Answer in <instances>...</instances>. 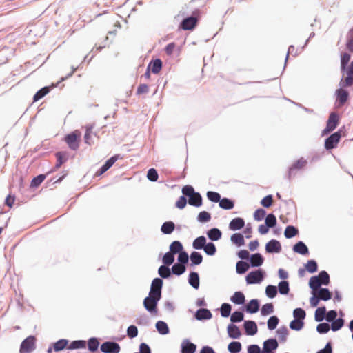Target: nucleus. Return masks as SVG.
I'll list each match as a JSON object with an SVG mask.
<instances>
[{
    "mask_svg": "<svg viewBox=\"0 0 353 353\" xmlns=\"http://www.w3.org/2000/svg\"><path fill=\"white\" fill-rule=\"evenodd\" d=\"M190 266L199 265L203 262V255L197 251H192L190 253Z\"/></svg>",
    "mask_w": 353,
    "mask_h": 353,
    "instance_id": "33",
    "label": "nucleus"
},
{
    "mask_svg": "<svg viewBox=\"0 0 353 353\" xmlns=\"http://www.w3.org/2000/svg\"><path fill=\"white\" fill-rule=\"evenodd\" d=\"M48 174H40L33 177L30 182V187L33 188H38L45 180Z\"/></svg>",
    "mask_w": 353,
    "mask_h": 353,
    "instance_id": "48",
    "label": "nucleus"
},
{
    "mask_svg": "<svg viewBox=\"0 0 353 353\" xmlns=\"http://www.w3.org/2000/svg\"><path fill=\"white\" fill-rule=\"evenodd\" d=\"M305 268L309 273L313 274L318 271V263L316 260L310 259L305 264Z\"/></svg>",
    "mask_w": 353,
    "mask_h": 353,
    "instance_id": "49",
    "label": "nucleus"
},
{
    "mask_svg": "<svg viewBox=\"0 0 353 353\" xmlns=\"http://www.w3.org/2000/svg\"><path fill=\"white\" fill-rule=\"evenodd\" d=\"M63 141L67 143L70 150L75 151L79 148L81 132L78 130H74L68 133L64 136Z\"/></svg>",
    "mask_w": 353,
    "mask_h": 353,
    "instance_id": "3",
    "label": "nucleus"
},
{
    "mask_svg": "<svg viewBox=\"0 0 353 353\" xmlns=\"http://www.w3.org/2000/svg\"><path fill=\"white\" fill-rule=\"evenodd\" d=\"M292 250L294 252L299 254L303 256H307L310 254L308 247L302 241H297L293 245Z\"/></svg>",
    "mask_w": 353,
    "mask_h": 353,
    "instance_id": "20",
    "label": "nucleus"
},
{
    "mask_svg": "<svg viewBox=\"0 0 353 353\" xmlns=\"http://www.w3.org/2000/svg\"><path fill=\"white\" fill-rule=\"evenodd\" d=\"M341 72L343 77L339 82V86L346 88L353 85V70L345 66V68H341Z\"/></svg>",
    "mask_w": 353,
    "mask_h": 353,
    "instance_id": "8",
    "label": "nucleus"
},
{
    "mask_svg": "<svg viewBox=\"0 0 353 353\" xmlns=\"http://www.w3.org/2000/svg\"><path fill=\"white\" fill-rule=\"evenodd\" d=\"M188 283L195 290H198L200 285V279L199 273L196 272H190L188 279Z\"/></svg>",
    "mask_w": 353,
    "mask_h": 353,
    "instance_id": "26",
    "label": "nucleus"
},
{
    "mask_svg": "<svg viewBox=\"0 0 353 353\" xmlns=\"http://www.w3.org/2000/svg\"><path fill=\"white\" fill-rule=\"evenodd\" d=\"M219 205L223 210H232L234 207V201L227 197L221 198Z\"/></svg>",
    "mask_w": 353,
    "mask_h": 353,
    "instance_id": "36",
    "label": "nucleus"
},
{
    "mask_svg": "<svg viewBox=\"0 0 353 353\" xmlns=\"http://www.w3.org/2000/svg\"><path fill=\"white\" fill-rule=\"evenodd\" d=\"M304 321L297 319H293L289 325V327L291 330L294 331H300L304 327Z\"/></svg>",
    "mask_w": 353,
    "mask_h": 353,
    "instance_id": "62",
    "label": "nucleus"
},
{
    "mask_svg": "<svg viewBox=\"0 0 353 353\" xmlns=\"http://www.w3.org/2000/svg\"><path fill=\"white\" fill-rule=\"evenodd\" d=\"M194 317L197 321H203L211 319L212 314L209 309L199 308L195 312Z\"/></svg>",
    "mask_w": 353,
    "mask_h": 353,
    "instance_id": "17",
    "label": "nucleus"
},
{
    "mask_svg": "<svg viewBox=\"0 0 353 353\" xmlns=\"http://www.w3.org/2000/svg\"><path fill=\"white\" fill-rule=\"evenodd\" d=\"M245 226V221L241 217L232 219L229 223V229L232 231H236L242 229Z\"/></svg>",
    "mask_w": 353,
    "mask_h": 353,
    "instance_id": "22",
    "label": "nucleus"
},
{
    "mask_svg": "<svg viewBox=\"0 0 353 353\" xmlns=\"http://www.w3.org/2000/svg\"><path fill=\"white\" fill-rule=\"evenodd\" d=\"M230 300L235 305H243L245 296L241 291H236L230 296Z\"/></svg>",
    "mask_w": 353,
    "mask_h": 353,
    "instance_id": "31",
    "label": "nucleus"
},
{
    "mask_svg": "<svg viewBox=\"0 0 353 353\" xmlns=\"http://www.w3.org/2000/svg\"><path fill=\"white\" fill-rule=\"evenodd\" d=\"M51 90L49 86H44L40 90H39L33 96V101L36 102L39 100L41 99L43 97H44L46 94H48L50 91Z\"/></svg>",
    "mask_w": 353,
    "mask_h": 353,
    "instance_id": "43",
    "label": "nucleus"
},
{
    "mask_svg": "<svg viewBox=\"0 0 353 353\" xmlns=\"http://www.w3.org/2000/svg\"><path fill=\"white\" fill-rule=\"evenodd\" d=\"M231 242L236 247L240 248L245 245L244 236L242 233L236 232L234 233L230 236Z\"/></svg>",
    "mask_w": 353,
    "mask_h": 353,
    "instance_id": "32",
    "label": "nucleus"
},
{
    "mask_svg": "<svg viewBox=\"0 0 353 353\" xmlns=\"http://www.w3.org/2000/svg\"><path fill=\"white\" fill-rule=\"evenodd\" d=\"M316 276H319V279H320V281L322 285L327 286L330 284V274L327 272V271L321 270L319 272V274Z\"/></svg>",
    "mask_w": 353,
    "mask_h": 353,
    "instance_id": "58",
    "label": "nucleus"
},
{
    "mask_svg": "<svg viewBox=\"0 0 353 353\" xmlns=\"http://www.w3.org/2000/svg\"><path fill=\"white\" fill-rule=\"evenodd\" d=\"M189 259L190 256L188 252L185 250H183L178 254L176 263L186 266L189 261Z\"/></svg>",
    "mask_w": 353,
    "mask_h": 353,
    "instance_id": "63",
    "label": "nucleus"
},
{
    "mask_svg": "<svg viewBox=\"0 0 353 353\" xmlns=\"http://www.w3.org/2000/svg\"><path fill=\"white\" fill-rule=\"evenodd\" d=\"M86 347V341L84 340H74L72 341L69 346V350H78V349H84Z\"/></svg>",
    "mask_w": 353,
    "mask_h": 353,
    "instance_id": "53",
    "label": "nucleus"
},
{
    "mask_svg": "<svg viewBox=\"0 0 353 353\" xmlns=\"http://www.w3.org/2000/svg\"><path fill=\"white\" fill-rule=\"evenodd\" d=\"M232 305L228 303H222L220 307L221 316L223 318H227L231 314Z\"/></svg>",
    "mask_w": 353,
    "mask_h": 353,
    "instance_id": "59",
    "label": "nucleus"
},
{
    "mask_svg": "<svg viewBox=\"0 0 353 353\" xmlns=\"http://www.w3.org/2000/svg\"><path fill=\"white\" fill-rule=\"evenodd\" d=\"M242 349L239 341H232L228 345V350L230 353H239Z\"/></svg>",
    "mask_w": 353,
    "mask_h": 353,
    "instance_id": "60",
    "label": "nucleus"
},
{
    "mask_svg": "<svg viewBox=\"0 0 353 353\" xmlns=\"http://www.w3.org/2000/svg\"><path fill=\"white\" fill-rule=\"evenodd\" d=\"M175 254L170 252H167L162 257V265H169L174 264L175 260Z\"/></svg>",
    "mask_w": 353,
    "mask_h": 353,
    "instance_id": "52",
    "label": "nucleus"
},
{
    "mask_svg": "<svg viewBox=\"0 0 353 353\" xmlns=\"http://www.w3.org/2000/svg\"><path fill=\"white\" fill-rule=\"evenodd\" d=\"M343 128H344V127L341 128L325 139L324 147L326 150L330 151L337 147L342 137Z\"/></svg>",
    "mask_w": 353,
    "mask_h": 353,
    "instance_id": "4",
    "label": "nucleus"
},
{
    "mask_svg": "<svg viewBox=\"0 0 353 353\" xmlns=\"http://www.w3.org/2000/svg\"><path fill=\"white\" fill-rule=\"evenodd\" d=\"M208 256H214L216 253V247L212 241L207 242L205 248L203 250Z\"/></svg>",
    "mask_w": 353,
    "mask_h": 353,
    "instance_id": "57",
    "label": "nucleus"
},
{
    "mask_svg": "<svg viewBox=\"0 0 353 353\" xmlns=\"http://www.w3.org/2000/svg\"><path fill=\"white\" fill-rule=\"evenodd\" d=\"M161 299L146 296L144 298L143 305L147 312L151 315L157 316L158 314V303Z\"/></svg>",
    "mask_w": 353,
    "mask_h": 353,
    "instance_id": "7",
    "label": "nucleus"
},
{
    "mask_svg": "<svg viewBox=\"0 0 353 353\" xmlns=\"http://www.w3.org/2000/svg\"><path fill=\"white\" fill-rule=\"evenodd\" d=\"M244 319V314L243 311L236 310L230 314L231 323H238Z\"/></svg>",
    "mask_w": 353,
    "mask_h": 353,
    "instance_id": "44",
    "label": "nucleus"
},
{
    "mask_svg": "<svg viewBox=\"0 0 353 353\" xmlns=\"http://www.w3.org/2000/svg\"><path fill=\"white\" fill-rule=\"evenodd\" d=\"M69 341L65 339H61L52 343L53 350L55 352H59L64 350L68 345Z\"/></svg>",
    "mask_w": 353,
    "mask_h": 353,
    "instance_id": "42",
    "label": "nucleus"
},
{
    "mask_svg": "<svg viewBox=\"0 0 353 353\" xmlns=\"http://www.w3.org/2000/svg\"><path fill=\"white\" fill-rule=\"evenodd\" d=\"M169 252L173 253L174 254H178L181 252L183 251V246L181 241H172L169 246Z\"/></svg>",
    "mask_w": 353,
    "mask_h": 353,
    "instance_id": "37",
    "label": "nucleus"
},
{
    "mask_svg": "<svg viewBox=\"0 0 353 353\" xmlns=\"http://www.w3.org/2000/svg\"><path fill=\"white\" fill-rule=\"evenodd\" d=\"M264 260L265 259L261 253L256 252L250 255L248 262L251 268H259L264 263Z\"/></svg>",
    "mask_w": 353,
    "mask_h": 353,
    "instance_id": "16",
    "label": "nucleus"
},
{
    "mask_svg": "<svg viewBox=\"0 0 353 353\" xmlns=\"http://www.w3.org/2000/svg\"><path fill=\"white\" fill-rule=\"evenodd\" d=\"M276 334L281 343H285L289 334L288 329L285 325H283L276 330Z\"/></svg>",
    "mask_w": 353,
    "mask_h": 353,
    "instance_id": "46",
    "label": "nucleus"
},
{
    "mask_svg": "<svg viewBox=\"0 0 353 353\" xmlns=\"http://www.w3.org/2000/svg\"><path fill=\"white\" fill-rule=\"evenodd\" d=\"M344 88H345L340 87L339 88L335 90V108L339 109L342 108L350 99V92L347 90H345Z\"/></svg>",
    "mask_w": 353,
    "mask_h": 353,
    "instance_id": "5",
    "label": "nucleus"
},
{
    "mask_svg": "<svg viewBox=\"0 0 353 353\" xmlns=\"http://www.w3.org/2000/svg\"><path fill=\"white\" fill-rule=\"evenodd\" d=\"M200 17V11L196 9L190 16L185 17L180 23L179 28L184 30H193L197 26Z\"/></svg>",
    "mask_w": 353,
    "mask_h": 353,
    "instance_id": "1",
    "label": "nucleus"
},
{
    "mask_svg": "<svg viewBox=\"0 0 353 353\" xmlns=\"http://www.w3.org/2000/svg\"><path fill=\"white\" fill-rule=\"evenodd\" d=\"M196 351V345L192 343L190 339H184L180 347V353H194Z\"/></svg>",
    "mask_w": 353,
    "mask_h": 353,
    "instance_id": "19",
    "label": "nucleus"
},
{
    "mask_svg": "<svg viewBox=\"0 0 353 353\" xmlns=\"http://www.w3.org/2000/svg\"><path fill=\"white\" fill-rule=\"evenodd\" d=\"M319 297L323 301H327L332 299V294L327 288H320L318 290Z\"/></svg>",
    "mask_w": 353,
    "mask_h": 353,
    "instance_id": "41",
    "label": "nucleus"
},
{
    "mask_svg": "<svg viewBox=\"0 0 353 353\" xmlns=\"http://www.w3.org/2000/svg\"><path fill=\"white\" fill-rule=\"evenodd\" d=\"M206 235L211 241H217L221 239L222 232L217 228H212L207 230Z\"/></svg>",
    "mask_w": 353,
    "mask_h": 353,
    "instance_id": "27",
    "label": "nucleus"
},
{
    "mask_svg": "<svg viewBox=\"0 0 353 353\" xmlns=\"http://www.w3.org/2000/svg\"><path fill=\"white\" fill-rule=\"evenodd\" d=\"M265 293L269 299H274L278 294L277 287L276 285L269 284L265 288Z\"/></svg>",
    "mask_w": 353,
    "mask_h": 353,
    "instance_id": "55",
    "label": "nucleus"
},
{
    "mask_svg": "<svg viewBox=\"0 0 353 353\" xmlns=\"http://www.w3.org/2000/svg\"><path fill=\"white\" fill-rule=\"evenodd\" d=\"M265 276V272L261 268H258L245 276V281L248 285L259 284L264 280Z\"/></svg>",
    "mask_w": 353,
    "mask_h": 353,
    "instance_id": "2",
    "label": "nucleus"
},
{
    "mask_svg": "<svg viewBox=\"0 0 353 353\" xmlns=\"http://www.w3.org/2000/svg\"><path fill=\"white\" fill-rule=\"evenodd\" d=\"M100 350L103 353H119L121 347L114 341H105L101 345Z\"/></svg>",
    "mask_w": 353,
    "mask_h": 353,
    "instance_id": "10",
    "label": "nucleus"
},
{
    "mask_svg": "<svg viewBox=\"0 0 353 353\" xmlns=\"http://www.w3.org/2000/svg\"><path fill=\"white\" fill-rule=\"evenodd\" d=\"M228 335L230 338L233 339H239L241 336V332L239 327L232 323H230L227 327Z\"/></svg>",
    "mask_w": 353,
    "mask_h": 353,
    "instance_id": "23",
    "label": "nucleus"
},
{
    "mask_svg": "<svg viewBox=\"0 0 353 353\" xmlns=\"http://www.w3.org/2000/svg\"><path fill=\"white\" fill-rule=\"evenodd\" d=\"M293 317L294 319L304 321L306 317V312L303 308L296 307L293 310Z\"/></svg>",
    "mask_w": 353,
    "mask_h": 353,
    "instance_id": "64",
    "label": "nucleus"
},
{
    "mask_svg": "<svg viewBox=\"0 0 353 353\" xmlns=\"http://www.w3.org/2000/svg\"><path fill=\"white\" fill-rule=\"evenodd\" d=\"M188 199V204L191 206L199 208V207H201L203 204L202 196L198 192H195V193H194L192 196H190Z\"/></svg>",
    "mask_w": 353,
    "mask_h": 353,
    "instance_id": "24",
    "label": "nucleus"
},
{
    "mask_svg": "<svg viewBox=\"0 0 353 353\" xmlns=\"http://www.w3.org/2000/svg\"><path fill=\"white\" fill-rule=\"evenodd\" d=\"M345 323V320L342 317L336 318L331 322V330L333 332H336L341 330Z\"/></svg>",
    "mask_w": 353,
    "mask_h": 353,
    "instance_id": "50",
    "label": "nucleus"
},
{
    "mask_svg": "<svg viewBox=\"0 0 353 353\" xmlns=\"http://www.w3.org/2000/svg\"><path fill=\"white\" fill-rule=\"evenodd\" d=\"M298 234V228L292 225H288L284 230V236L286 239H292Z\"/></svg>",
    "mask_w": 353,
    "mask_h": 353,
    "instance_id": "39",
    "label": "nucleus"
},
{
    "mask_svg": "<svg viewBox=\"0 0 353 353\" xmlns=\"http://www.w3.org/2000/svg\"><path fill=\"white\" fill-rule=\"evenodd\" d=\"M279 319L277 316H271L267 321L268 329L270 330H275L279 325Z\"/></svg>",
    "mask_w": 353,
    "mask_h": 353,
    "instance_id": "61",
    "label": "nucleus"
},
{
    "mask_svg": "<svg viewBox=\"0 0 353 353\" xmlns=\"http://www.w3.org/2000/svg\"><path fill=\"white\" fill-rule=\"evenodd\" d=\"M57 158V163L54 167L50 170L48 174H50L57 169H59L64 163H65L68 159V154L66 152L59 151L55 154Z\"/></svg>",
    "mask_w": 353,
    "mask_h": 353,
    "instance_id": "14",
    "label": "nucleus"
},
{
    "mask_svg": "<svg viewBox=\"0 0 353 353\" xmlns=\"http://www.w3.org/2000/svg\"><path fill=\"white\" fill-rule=\"evenodd\" d=\"M276 287L278 292L282 295H288L290 292V283L288 281H281Z\"/></svg>",
    "mask_w": 353,
    "mask_h": 353,
    "instance_id": "38",
    "label": "nucleus"
},
{
    "mask_svg": "<svg viewBox=\"0 0 353 353\" xmlns=\"http://www.w3.org/2000/svg\"><path fill=\"white\" fill-rule=\"evenodd\" d=\"M279 347V343L276 338H269L264 341L263 343L262 352L263 353H275Z\"/></svg>",
    "mask_w": 353,
    "mask_h": 353,
    "instance_id": "11",
    "label": "nucleus"
},
{
    "mask_svg": "<svg viewBox=\"0 0 353 353\" xmlns=\"http://www.w3.org/2000/svg\"><path fill=\"white\" fill-rule=\"evenodd\" d=\"M171 269H172V275H176V276H179L185 272L186 266H185L182 264L175 263L172 264Z\"/></svg>",
    "mask_w": 353,
    "mask_h": 353,
    "instance_id": "45",
    "label": "nucleus"
},
{
    "mask_svg": "<svg viewBox=\"0 0 353 353\" xmlns=\"http://www.w3.org/2000/svg\"><path fill=\"white\" fill-rule=\"evenodd\" d=\"M159 278L163 279H169L172 276V269L169 265H161L158 268Z\"/></svg>",
    "mask_w": 353,
    "mask_h": 353,
    "instance_id": "21",
    "label": "nucleus"
},
{
    "mask_svg": "<svg viewBox=\"0 0 353 353\" xmlns=\"http://www.w3.org/2000/svg\"><path fill=\"white\" fill-rule=\"evenodd\" d=\"M274 311V307L273 303H268L262 305L261 309V315L263 316H266L272 314Z\"/></svg>",
    "mask_w": 353,
    "mask_h": 353,
    "instance_id": "51",
    "label": "nucleus"
},
{
    "mask_svg": "<svg viewBox=\"0 0 353 353\" xmlns=\"http://www.w3.org/2000/svg\"><path fill=\"white\" fill-rule=\"evenodd\" d=\"M245 333L248 336H254L258 332L257 324L252 320H245L243 322Z\"/></svg>",
    "mask_w": 353,
    "mask_h": 353,
    "instance_id": "15",
    "label": "nucleus"
},
{
    "mask_svg": "<svg viewBox=\"0 0 353 353\" xmlns=\"http://www.w3.org/2000/svg\"><path fill=\"white\" fill-rule=\"evenodd\" d=\"M120 154H114L109 158L98 169V170L95 172L94 176H100L103 173H105L107 170H108L119 159H121Z\"/></svg>",
    "mask_w": 353,
    "mask_h": 353,
    "instance_id": "9",
    "label": "nucleus"
},
{
    "mask_svg": "<svg viewBox=\"0 0 353 353\" xmlns=\"http://www.w3.org/2000/svg\"><path fill=\"white\" fill-rule=\"evenodd\" d=\"M307 163V160H305L303 157H301L298 160L295 161L288 169L287 174L288 179L290 181L292 176L294 174L293 172L294 170L302 169L306 165Z\"/></svg>",
    "mask_w": 353,
    "mask_h": 353,
    "instance_id": "13",
    "label": "nucleus"
},
{
    "mask_svg": "<svg viewBox=\"0 0 353 353\" xmlns=\"http://www.w3.org/2000/svg\"><path fill=\"white\" fill-rule=\"evenodd\" d=\"M326 307L323 305L317 307L314 313V320L316 322H322L325 319Z\"/></svg>",
    "mask_w": 353,
    "mask_h": 353,
    "instance_id": "40",
    "label": "nucleus"
},
{
    "mask_svg": "<svg viewBox=\"0 0 353 353\" xmlns=\"http://www.w3.org/2000/svg\"><path fill=\"white\" fill-rule=\"evenodd\" d=\"M155 327L159 334L161 335H166L170 332V329L167 323L163 321H158L155 324Z\"/></svg>",
    "mask_w": 353,
    "mask_h": 353,
    "instance_id": "35",
    "label": "nucleus"
},
{
    "mask_svg": "<svg viewBox=\"0 0 353 353\" xmlns=\"http://www.w3.org/2000/svg\"><path fill=\"white\" fill-rule=\"evenodd\" d=\"M250 265L249 262H245L243 261H238L236 264V272L238 274H244L245 272L248 271Z\"/></svg>",
    "mask_w": 353,
    "mask_h": 353,
    "instance_id": "34",
    "label": "nucleus"
},
{
    "mask_svg": "<svg viewBox=\"0 0 353 353\" xmlns=\"http://www.w3.org/2000/svg\"><path fill=\"white\" fill-rule=\"evenodd\" d=\"M212 219L211 214L207 211L200 212L196 217V220L199 223H205L209 222Z\"/></svg>",
    "mask_w": 353,
    "mask_h": 353,
    "instance_id": "54",
    "label": "nucleus"
},
{
    "mask_svg": "<svg viewBox=\"0 0 353 353\" xmlns=\"http://www.w3.org/2000/svg\"><path fill=\"white\" fill-rule=\"evenodd\" d=\"M260 308V301L257 299H251L243 309L249 314H256Z\"/></svg>",
    "mask_w": 353,
    "mask_h": 353,
    "instance_id": "18",
    "label": "nucleus"
},
{
    "mask_svg": "<svg viewBox=\"0 0 353 353\" xmlns=\"http://www.w3.org/2000/svg\"><path fill=\"white\" fill-rule=\"evenodd\" d=\"M176 228V225L172 221H167L161 226V232L163 234H171Z\"/></svg>",
    "mask_w": 353,
    "mask_h": 353,
    "instance_id": "29",
    "label": "nucleus"
},
{
    "mask_svg": "<svg viewBox=\"0 0 353 353\" xmlns=\"http://www.w3.org/2000/svg\"><path fill=\"white\" fill-rule=\"evenodd\" d=\"M206 243V237L203 235H201L194 239L192 242V248L196 250H201L205 248Z\"/></svg>",
    "mask_w": 353,
    "mask_h": 353,
    "instance_id": "30",
    "label": "nucleus"
},
{
    "mask_svg": "<svg viewBox=\"0 0 353 353\" xmlns=\"http://www.w3.org/2000/svg\"><path fill=\"white\" fill-rule=\"evenodd\" d=\"M339 123V116L335 112H332L330 114L329 118L326 122V126L333 131Z\"/></svg>",
    "mask_w": 353,
    "mask_h": 353,
    "instance_id": "25",
    "label": "nucleus"
},
{
    "mask_svg": "<svg viewBox=\"0 0 353 353\" xmlns=\"http://www.w3.org/2000/svg\"><path fill=\"white\" fill-rule=\"evenodd\" d=\"M265 250L267 253L269 254L279 253L282 250V246L280 241L278 240L271 239L266 243Z\"/></svg>",
    "mask_w": 353,
    "mask_h": 353,
    "instance_id": "12",
    "label": "nucleus"
},
{
    "mask_svg": "<svg viewBox=\"0 0 353 353\" xmlns=\"http://www.w3.org/2000/svg\"><path fill=\"white\" fill-rule=\"evenodd\" d=\"M148 67H150V69L153 74H157L161 70L163 62L159 58L152 59Z\"/></svg>",
    "mask_w": 353,
    "mask_h": 353,
    "instance_id": "28",
    "label": "nucleus"
},
{
    "mask_svg": "<svg viewBox=\"0 0 353 353\" xmlns=\"http://www.w3.org/2000/svg\"><path fill=\"white\" fill-rule=\"evenodd\" d=\"M37 339L33 335L26 337L20 345V353H31L36 349Z\"/></svg>",
    "mask_w": 353,
    "mask_h": 353,
    "instance_id": "6",
    "label": "nucleus"
},
{
    "mask_svg": "<svg viewBox=\"0 0 353 353\" xmlns=\"http://www.w3.org/2000/svg\"><path fill=\"white\" fill-rule=\"evenodd\" d=\"M100 343L97 337H90L88 341V349L92 352L98 350Z\"/></svg>",
    "mask_w": 353,
    "mask_h": 353,
    "instance_id": "47",
    "label": "nucleus"
},
{
    "mask_svg": "<svg viewBox=\"0 0 353 353\" xmlns=\"http://www.w3.org/2000/svg\"><path fill=\"white\" fill-rule=\"evenodd\" d=\"M308 285L312 290H315L316 289L319 290L320 288H322L320 279H319V276L316 275H314L310 277Z\"/></svg>",
    "mask_w": 353,
    "mask_h": 353,
    "instance_id": "56",
    "label": "nucleus"
}]
</instances>
